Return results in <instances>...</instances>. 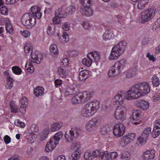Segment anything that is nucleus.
I'll return each mask as SVG.
<instances>
[{"label":"nucleus","instance_id":"393cba45","mask_svg":"<svg viewBox=\"0 0 160 160\" xmlns=\"http://www.w3.org/2000/svg\"><path fill=\"white\" fill-rule=\"evenodd\" d=\"M65 136L66 141L69 142H72L75 137L74 131L72 130V129L69 131L68 134L66 133Z\"/></svg>","mask_w":160,"mask_h":160},{"label":"nucleus","instance_id":"864d4df0","mask_svg":"<svg viewBox=\"0 0 160 160\" xmlns=\"http://www.w3.org/2000/svg\"><path fill=\"white\" fill-rule=\"evenodd\" d=\"M126 77L127 78H129L134 74V72L132 71V69L128 70L126 72Z\"/></svg>","mask_w":160,"mask_h":160},{"label":"nucleus","instance_id":"dca6fc26","mask_svg":"<svg viewBox=\"0 0 160 160\" xmlns=\"http://www.w3.org/2000/svg\"><path fill=\"white\" fill-rule=\"evenodd\" d=\"M156 152L154 150H148L144 152L143 154V158L144 160H152L155 157Z\"/></svg>","mask_w":160,"mask_h":160},{"label":"nucleus","instance_id":"ddd939ff","mask_svg":"<svg viewBox=\"0 0 160 160\" xmlns=\"http://www.w3.org/2000/svg\"><path fill=\"white\" fill-rule=\"evenodd\" d=\"M129 90L125 92H120L114 97L115 102H118L120 104H122L123 103L125 98L127 100H132L133 99H128L127 97L128 96V92Z\"/></svg>","mask_w":160,"mask_h":160},{"label":"nucleus","instance_id":"6e6552de","mask_svg":"<svg viewBox=\"0 0 160 160\" xmlns=\"http://www.w3.org/2000/svg\"><path fill=\"white\" fill-rule=\"evenodd\" d=\"M157 13L156 8L152 7L142 13L140 20L142 22H145L150 20L155 16Z\"/></svg>","mask_w":160,"mask_h":160},{"label":"nucleus","instance_id":"69168bd1","mask_svg":"<svg viewBox=\"0 0 160 160\" xmlns=\"http://www.w3.org/2000/svg\"><path fill=\"white\" fill-rule=\"evenodd\" d=\"M69 24L67 22L64 23L62 25V28L65 31H68L70 29Z\"/></svg>","mask_w":160,"mask_h":160},{"label":"nucleus","instance_id":"a211bd4d","mask_svg":"<svg viewBox=\"0 0 160 160\" xmlns=\"http://www.w3.org/2000/svg\"><path fill=\"white\" fill-rule=\"evenodd\" d=\"M64 18L63 15L59 10H57L56 12L55 17L52 19V21L54 25L61 23L60 18Z\"/></svg>","mask_w":160,"mask_h":160},{"label":"nucleus","instance_id":"f257e3e1","mask_svg":"<svg viewBox=\"0 0 160 160\" xmlns=\"http://www.w3.org/2000/svg\"><path fill=\"white\" fill-rule=\"evenodd\" d=\"M40 8L36 6H33L30 8V12L25 13L22 16V23L28 28H32L36 24V18L40 19L42 16Z\"/></svg>","mask_w":160,"mask_h":160},{"label":"nucleus","instance_id":"f704fd0d","mask_svg":"<svg viewBox=\"0 0 160 160\" xmlns=\"http://www.w3.org/2000/svg\"><path fill=\"white\" fill-rule=\"evenodd\" d=\"M82 100L79 93L72 98L71 102L72 104H76L80 103Z\"/></svg>","mask_w":160,"mask_h":160},{"label":"nucleus","instance_id":"4c0bfd02","mask_svg":"<svg viewBox=\"0 0 160 160\" xmlns=\"http://www.w3.org/2000/svg\"><path fill=\"white\" fill-rule=\"evenodd\" d=\"M110 130L109 126H106L102 127L101 129V133L102 135H105L108 134Z\"/></svg>","mask_w":160,"mask_h":160},{"label":"nucleus","instance_id":"0eeeda50","mask_svg":"<svg viewBox=\"0 0 160 160\" xmlns=\"http://www.w3.org/2000/svg\"><path fill=\"white\" fill-rule=\"evenodd\" d=\"M87 58H84L82 61V63L88 67H89L93 62H98L100 57L99 53L97 51L91 52L87 54Z\"/></svg>","mask_w":160,"mask_h":160},{"label":"nucleus","instance_id":"4d7b16f0","mask_svg":"<svg viewBox=\"0 0 160 160\" xmlns=\"http://www.w3.org/2000/svg\"><path fill=\"white\" fill-rule=\"evenodd\" d=\"M69 64L68 60L67 58H64L63 59L61 62V65L63 67H66Z\"/></svg>","mask_w":160,"mask_h":160},{"label":"nucleus","instance_id":"4468645a","mask_svg":"<svg viewBox=\"0 0 160 160\" xmlns=\"http://www.w3.org/2000/svg\"><path fill=\"white\" fill-rule=\"evenodd\" d=\"M136 137V134L135 133H130L124 136L121 140V144L122 145L125 146L133 141Z\"/></svg>","mask_w":160,"mask_h":160},{"label":"nucleus","instance_id":"603ef678","mask_svg":"<svg viewBox=\"0 0 160 160\" xmlns=\"http://www.w3.org/2000/svg\"><path fill=\"white\" fill-rule=\"evenodd\" d=\"M159 122V121L158 119L156 121L153 128L156 129V131L157 132H159L160 134V123Z\"/></svg>","mask_w":160,"mask_h":160},{"label":"nucleus","instance_id":"412c9836","mask_svg":"<svg viewBox=\"0 0 160 160\" xmlns=\"http://www.w3.org/2000/svg\"><path fill=\"white\" fill-rule=\"evenodd\" d=\"M80 11L82 15L87 17L91 16L93 14L92 11L89 6L85 7H81Z\"/></svg>","mask_w":160,"mask_h":160},{"label":"nucleus","instance_id":"6ab92c4d","mask_svg":"<svg viewBox=\"0 0 160 160\" xmlns=\"http://www.w3.org/2000/svg\"><path fill=\"white\" fill-rule=\"evenodd\" d=\"M140 111L138 110H134L133 111L132 114V117L133 119L132 123L135 125H137L140 122H135L134 121H138L141 117Z\"/></svg>","mask_w":160,"mask_h":160},{"label":"nucleus","instance_id":"20e7f679","mask_svg":"<svg viewBox=\"0 0 160 160\" xmlns=\"http://www.w3.org/2000/svg\"><path fill=\"white\" fill-rule=\"evenodd\" d=\"M127 43L125 41H120L114 47L111 51L108 59L111 60L117 59L124 52Z\"/></svg>","mask_w":160,"mask_h":160},{"label":"nucleus","instance_id":"bf43d9fd","mask_svg":"<svg viewBox=\"0 0 160 160\" xmlns=\"http://www.w3.org/2000/svg\"><path fill=\"white\" fill-rule=\"evenodd\" d=\"M20 33L25 38L29 37L30 35V32L27 30H23V31H20Z\"/></svg>","mask_w":160,"mask_h":160},{"label":"nucleus","instance_id":"b1692460","mask_svg":"<svg viewBox=\"0 0 160 160\" xmlns=\"http://www.w3.org/2000/svg\"><path fill=\"white\" fill-rule=\"evenodd\" d=\"M56 26L54 24L51 23L48 24L47 28V32L50 36L53 35L55 32Z\"/></svg>","mask_w":160,"mask_h":160},{"label":"nucleus","instance_id":"3c124183","mask_svg":"<svg viewBox=\"0 0 160 160\" xmlns=\"http://www.w3.org/2000/svg\"><path fill=\"white\" fill-rule=\"evenodd\" d=\"M0 13L2 15H6L8 13V10L7 8L5 5L1 6L0 8Z\"/></svg>","mask_w":160,"mask_h":160},{"label":"nucleus","instance_id":"72a5a7b5","mask_svg":"<svg viewBox=\"0 0 160 160\" xmlns=\"http://www.w3.org/2000/svg\"><path fill=\"white\" fill-rule=\"evenodd\" d=\"M152 82L153 87H157L158 86L160 83L159 78L156 75H153L152 79Z\"/></svg>","mask_w":160,"mask_h":160},{"label":"nucleus","instance_id":"13d9d810","mask_svg":"<svg viewBox=\"0 0 160 160\" xmlns=\"http://www.w3.org/2000/svg\"><path fill=\"white\" fill-rule=\"evenodd\" d=\"M6 29L10 34H12L13 32V29L11 24L6 25Z\"/></svg>","mask_w":160,"mask_h":160},{"label":"nucleus","instance_id":"c03bdc74","mask_svg":"<svg viewBox=\"0 0 160 160\" xmlns=\"http://www.w3.org/2000/svg\"><path fill=\"white\" fill-rule=\"evenodd\" d=\"M30 130L31 131V132L34 134H36L37 133H38V126L36 124H33L30 127Z\"/></svg>","mask_w":160,"mask_h":160},{"label":"nucleus","instance_id":"0e129e2a","mask_svg":"<svg viewBox=\"0 0 160 160\" xmlns=\"http://www.w3.org/2000/svg\"><path fill=\"white\" fill-rule=\"evenodd\" d=\"M79 94L80 95V97L82 100H83V101L86 102V97L87 95V92L80 93Z\"/></svg>","mask_w":160,"mask_h":160},{"label":"nucleus","instance_id":"4be33fe9","mask_svg":"<svg viewBox=\"0 0 160 160\" xmlns=\"http://www.w3.org/2000/svg\"><path fill=\"white\" fill-rule=\"evenodd\" d=\"M49 54L53 57H57L58 53V51L57 46L54 44H52L50 48Z\"/></svg>","mask_w":160,"mask_h":160},{"label":"nucleus","instance_id":"09e8293b","mask_svg":"<svg viewBox=\"0 0 160 160\" xmlns=\"http://www.w3.org/2000/svg\"><path fill=\"white\" fill-rule=\"evenodd\" d=\"M121 158L123 160H129L131 158V155L128 152H125L122 154Z\"/></svg>","mask_w":160,"mask_h":160},{"label":"nucleus","instance_id":"f8f14e48","mask_svg":"<svg viewBox=\"0 0 160 160\" xmlns=\"http://www.w3.org/2000/svg\"><path fill=\"white\" fill-rule=\"evenodd\" d=\"M113 129V132L114 135L117 137H119L124 134L125 128L123 124L120 123L114 125Z\"/></svg>","mask_w":160,"mask_h":160},{"label":"nucleus","instance_id":"cd10ccee","mask_svg":"<svg viewBox=\"0 0 160 160\" xmlns=\"http://www.w3.org/2000/svg\"><path fill=\"white\" fill-rule=\"evenodd\" d=\"M49 132V130L48 127L46 128L42 131L40 137L41 141L43 142L47 139Z\"/></svg>","mask_w":160,"mask_h":160},{"label":"nucleus","instance_id":"5fc2aeb1","mask_svg":"<svg viewBox=\"0 0 160 160\" xmlns=\"http://www.w3.org/2000/svg\"><path fill=\"white\" fill-rule=\"evenodd\" d=\"M81 4L82 5V7H86L90 6V4L91 3L90 0H80Z\"/></svg>","mask_w":160,"mask_h":160},{"label":"nucleus","instance_id":"f03ea898","mask_svg":"<svg viewBox=\"0 0 160 160\" xmlns=\"http://www.w3.org/2000/svg\"><path fill=\"white\" fill-rule=\"evenodd\" d=\"M150 85L147 82H143L136 84L129 90L128 99H136L147 94L150 91Z\"/></svg>","mask_w":160,"mask_h":160},{"label":"nucleus","instance_id":"1a4fd4ad","mask_svg":"<svg viewBox=\"0 0 160 160\" xmlns=\"http://www.w3.org/2000/svg\"><path fill=\"white\" fill-rule=\"evenodd\" d=\"M151 135V128L149 127L145 128L141 133V135L138 138L137 143L140 146L145 144L147 140Z\"/></svg>","mask_w":160,"mask_h":160},{"label":"nucleus","instance_id":"ea45409f","mask_svg":"<svg viewBox=\"0 0 160 160\" xmlns=\"http://www.w3.org/2000/svg\"><path fill=\"white\" fill-rule=\"evenodd\" d=\"M13 79L11 78H8L7 79V83L5 88L7 89H10L13 86Z\"/></svg>","mask_w":160,"mask_h":160},{"label":"nucleus","instance_id":"a19ab883","mask_svg":"<svg viewBox=\"0 0 160 160\" xmlns=\"http://www.w3.org/2000/svg\"><path fill=\"white\" fill-rule=\"evenodd\" d=\"M147 2L145 0H140L138 3L137 8L139 9L142 10L144 8Z\"/></svg>","mask_w":160,"mask_h":160},{"label":"nucleus","instance_id":"2f4dec72","mask_svg":"<svg viewBox=\"0 0 160 160\" xmlns=\"http://www.w3.org/2000/svg\"><path fill=\"white\" fill-rule=\"evenodd\" d=\"M44 88L42 87H38L34 90V94L36 97L42 95L44 93Z\"/></svg>","mask_w":160,"mask_h":160},{"label":"nucleus","instance_id":"aec40b11","mask_svg":"<svg viewBox=\"0 0 160 160\" xmlns=\"http://www.w3.org/2000/svg\"><path fill=\"white\" fill-rule=\"evenodd\" d=\"M58 144L51 139L49 142H47L45 149L47 152H49L52 151Z\"/></svg>","mask_w":160,"mask_h":160},{"label":"nucleus","instance_id":"c9c22d12","mask_svg":"<svg viewBox=\"0 0 160 160\" xmlns=\"http://www.w3.org/2000/svg\"><path fill=\"white\" fill-rule=\"evenodd\" d=\"M73 150L75 151L74 152H77L78 153H82L81 150V145L79 142H77L73 143Z\"/></svg>","mask_w":160,"mask_h":160},{"label":"nucleus","instance_id":"39448f33","mask_svg":"<svg viewBox=\"0 0 160 160\" xmlns=\"http://www.w3.org/2000/svg\"><path fill=\"white\" fill-rule=\"evenodd\" d=\"M126 62V61L124 59H122L115 63L108 72V76L111 77L119 74L124 67Z\"/></svg>","mask_w":160,"mask_h":160},{"label":"nucleus","instance_id":"37998d69","mask_svg":"<svg viewBox=\"0 0 160 160\" xmlns=\"http://www.w3.org/2000/svg\"><path fill=\"white\" fill-rule=\"evenodd\" d=\"M78 54V52L76 50H69L67 52V56L71 57H76Z\"/></svg>","mask_w":160,"mask_h":160},{"label":"nucleus","instance_id":"c85d7f7f","mask_svg":"<svg viewBox=\"0 0 160 160\" xmlns=\"http://www.w3.org/2000/svg\"><path fill=\"white\" fill-rule=\"evenodd\" d=\"M98 160H110L109 152L107 151L101 152Z\"/></svg>","mask_w":160,"mask_h":160},{"label":"nucleus","instance_id":"774afa93","mask_svg":"<svg viewBox=\"0 0 160 160\" xmlns=\"http://www.w3.org/2000/svg\"><path fill=\"white\" fill-rule=\"evenodd\" d=\"M82 26L84 29H89L91 27L90 24L87 22H85L82 24Z\"/></svg>","mask_w":160,"mask_h":160},{"label":"nucleus","instance_id":"e2e57ef3","mask_svg":"<svg viewBox=\"0 0 160 160\" xmlns=\"http://www.w3.org/2000/svg\"><path fill=\"white\" fill-rule=\"evenodd\" d=\"M156 129L153 128L152 132L151 133L152 137L154 138H156L160 134H159V132H157L156 131Z\"/></svg>","mask_w":160,"mask_h":160},{"label":"nucleus","instance_id":"49530a36","mask_svg":"<svg viewBox=\"0 0 160 160\" xmlns=\"http://www.w3.org/2000/svg\"><path fill=\"white\" fill-rule=\"evenodd\" d=\"M76 7L72 5H70L68 6L66 8V12L68 14H72L76 11Z\"/></svg>","mask_w":160,"mask_h":160},{"label":"nucleus","instance_id":"7c9ffc66","mask_svg":"<svg viewBox=\"0 0 160 160\" xmlns=\"http://www.w3.org/2000/svg\"><path fill=\"white\" fill-rule=\"evenodd\" d=\"M58 74L60 77L65 78L68 74V72L66 69H64L60 67H58Z\"/></svg>","mask_w":160,"mask_h":160},{"label":"nucleus","instance_id":"8fccbe9b","mask_svg":"<svg viewBox=\"0 0 160 160\" xmlns=\"http://www.w3.org/2000/svg\"><path fill=\"white\" fill-rule=\"evenodd\" d=\"M81 153L77 152H73L71 155L72 160H78L79 159Z\"/></svg>","mask_w":160,"mask_h":160},{"label":"nucleus","instance_id":"5701e85b","mask_svg":"<svg viewBox=\"0 0 160 160\" xmlns=\"http://www.w3.org/2000/svg\"><path fill=\"white\" fill-rule=\"evenodd\" d=\"M89 71L86 70L81 71L79 74V78L81 81H84L89 77Z\"/></svg>","mask_w":160,"mask_h":160},{"label":"nucleus","instance_id":"58836bf2","mask_svg":"<svg viewBox=\"0 0 160 160\" xmlns=\"http://www.w3.org/2000/svg\"><path fill=\"white\" fill-rule=\"evenodd\" d=\"M59 39L62 43H65L68 41L69 38L67 33L64 32L62 37H60Z\"/></svg>","mask_w":160,"mask_h":160},{"label":"nucleus","instance_id":"de8ad7c7","mask_svg":"<svg viewBox=\"0 0 160 160\" xmlns=\"http://www.w3.org/2000/svg\"><path fill=\"white\" fill-rule=\"evenodd\" d=\"M12 70L13 73L17 75H20L22 72V69L17 66H14L12 68Z\"/></svg>","mask_w":160,"mask_h":160},{"label":"nucleus","instance_id":"6e6d98bb","mask_svg":"<svg viewBox=\"0 0 160 160\" xmlns=\"http://www.w3.org/2000/svg\"><path fill=\"white\" fill-rule=\"evenodd\" d=\"M14 124L15 125L20 127L24 128L25 127V124L19 119H17L15 121Z\"/></svg>","mask_w":160,"mask_h":160},{"label":"nucleus","instance_id":"79ce46f5","mask_svg":"<svg viewBox=\"0 0 160 160\" xmlns=\"http://www.w3.org/2000/svg\"><path fill=\"white\" fill-rule=\"evenodd\" d=\"M10 105L12 112L16 113L18 112V108L17 106L13 102H10Z\"/></svg>","mask_w":160,"mask_h":160},{"label":"nucleus","instance_id":"423d86ee","mask_svg":"<svg viewBox=\"0 0 160 160\" xmlns=\"http://www.w3.org/2000/svg\"><path fill=\"white\" fill-rule=\"evenodd\" d=\"M32 45L31 44L27 43L24 47V51L26 53H31V56L32 59L31 61L32 62L39 64L43 58V54L41 53H39L37 52L32 53Z\"/></svg>","mask_w":160,"mask_h":160},{"label":"nucleus","instance_id":"a878e982","mask_svg":"<svg viewBox=\"0 0 160 160\" xmlns=\"http://www.w3.org/2000/svg\"><path fill=\"white\" fill-rule=\"evenodd\" d=\"M114 38V35L111 30H106L103 35V39L105 41L112 39Z\"/></svg>","mask_w":160,"mask_h":160},{"label":"nucleus","instance_id":"052dcab7","mask_svg":"<svg viewBox=\"0 0 160 160\" xmlns=\"http://www.w3.org/2000/svg\"><path fill=\"white\" fill-rule=\"evenodd\" d=\"M101 152L98 150L93 151L92 152V157L96 158L98 157L99 158H100V154H101Z\"/></svg>","mask_w":160,"mask_h":160},{"label":"nucleus","instance_id":"a18cd8bd","mask_svg":"<svg viewBox=\"0 0 160 160\" xmlns=\"http://www.w3.org/2000/svg\"><path fill=\"white\" fill-rule=\"evenodd\" d=\"M84 157L86 160H92L93 157L91 152L89 151H86L84 154Z\"/></svg>","mask_w":160,"mask_h":160},{"label":"nucleus","instance_id":"338daca9","mask_svg":"<svg viewBox=\"0 0 160 160\" xmlns=\"http://www.w3.org/2000/svg\"><path fill=\"white\" fill-rule=\"evenodd\" d=\"M160 99V94L155 93L152 97V99L154 102H156Z\"/></svg>","mask_w":160,"mask_h":160},{"label":"nucleus","instance_id":"e433bc0d","mask_svg":"<svg viewBox=\"0 0 160 160\" xmlns=\"http://www.w3.org/2000/svg\"><path fill=\"white\" fill-rule=\"evenodd\" d=\"M62 133L61 132H58L51 139H53L54 142H55L56 143L58 144L60 139L62 138Z\"/></svg>","mask_w":160,"mask_h":160},{"label":"nucleus","instance_id":"f3484780","mask_svg":"<svg viewBox=\"0 0 160 160\" xmlns=\"http://www.w3.org/2000/svg\"><path fill=\"white\" fill-rule=\"evenodd\" d=\"M20 103L21 104L19 108L20 112L22 114L26 112V107L28 104V100L25 97H22L20 100Z\"/></svg>","mask_w":160,"mask_h":160},{"label":"nucleus","instance_id":"2eb2a0df","mask_svg":"<svg viewBox=\"0 0 160 160\" xmlns=\"http://www.w3.org/2000/svg\"><path fill=\"white\" fill-rule=\"evenodd\" d=\"M137 106L142 110H146L149 107V102L143 99H139L135 102Z\"/></svg>","mask_w":160,"mask_h":160},{"label":"nucleus","instance_id":"9d476101","mask_svg":"<svg viewBox=\"0 0 160 160\" xmlns=\"http://www.w3.org/2000/svg\"><path fill=\"white\" fill-rule=\"evenodd\" d=\"M100 122V118L99 117L96 116L92 118L86 125L85 130L88 132L93 131L99 126Z\"/></svg>","mask_w":160,"mask_h":160},{"label":"nucleus","instance_id":"680f3d73","mask_svg":"<svg viewBox=\"0 0 160 160\" xmlns=\"http://www.w3.org/2000/svg\"><path fill=\"white\" fill-rule=\"evenodd\" d=\"M110 157V160L115 158L118 156V153L116 152L109 153Z\"/></svg>","mask_w":160,"mask_h":160},{"label":"nucleus","instance_id":"473e14b6","mask_svg":"<svg viewBox=\"0 0 160 160\" xmlns=\"http://www.w3.org/2000/svg\"><path fill=\"white\" fill-rule=\"evenodd\" d=\"M26 72L30 73H33L34 71V68L32 65L29 63H27L25 67Z\"/></svg>","mask_w":160,"mask_h":160},{"label":"nucleus","instance_id":"c756f323","mask_svg":"<svg viewBox=\"0 0 160 160\" xmlns=\"http://www.w3.org/2000/svg\"><path fill=\"white\" fill-rule=\"evenodd\" d=\"M62 123L61 122H57L53 124L50 128L51 131L54 132L58 130L61 128L62 127Z\"/></svg>","mask_w":160,"mask_h":160},{"label":"nucleus","instance_id":"9b49d317","mask_svg":"<svg viewBox=\"0 0 160 160\" xmlns=\"http://www.w3.org/2000/svg\"><path fill=\"white\" fill-rule=\"evenodd\" d=\"M126 108L122 106L118 107L114 113L115 118L117 120H124L125 118Z\"/></svg>","mask_w":160,"mask_h":160},{"label":"nucleus","instance_id":"bb28decb","mask_svg":"<svg viewBox=\"0 0 160 160\" xmlns=\"http://www.w3.org/2000/svg\"><path fill=\"white\" fill-rule=\"evenodd\" d=\"M78 90L73 86L67 88L65 92L66 95H73L75 94L77 92Z\"/></svg>","mask_w":160,"mask_h":160},{"label":"nucleus","instance_id":"7ed1b4c3","mask_svg":"<svg viewBox=\"0 0 160 160\" xmlns=\"http://www.w3.org/2000/svg\"><path fill=\"white\" fill-rule=\"evenodd\" d=\"M98 101L94 100L87 103L81 111L82 116L85 118H88L93 115L99 108Z\"/></svg>","mask_w":160,"mask_h":160}]
</instances>
